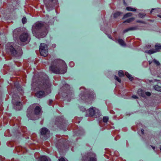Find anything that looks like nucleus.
<instances>
[{
  "instance_id": "12",
  "label": "nucleus",
  "mask_w": 161,
  "mask_h": 161,
  "mask_svg": "<svg viewBox=\"0 0 161 161\" xmlns=\"http://www.w3.org/2000/svg\"><path fill=\"white\" fill-rule=\"evenodd\" d=\"M28 37V34L27 33H23L19 37V39L22 42L26 41Z\"/></svg>"
},
{
  "instance_id": "6",
  "label": "nucleus",
  "mask_w": 161,
  "mask_h": 161,
  "mask_svg": "<svg viewBox=\"0 0 161 161\" xmlns=\"http://www.w3.org/2000/svg\"><path fill=\"white\" fill-rule=\"evenodd\" d=\"M95 111L93 107L90 108L87 110L86 116V117L94 116H96V117H99L102 114L99 110H97V112H96Z\"/></svg>"
},
{
  "instance_id": "4",
  "label": "nucleus",
  "mask_w": 161,
  "mask_h": 161,
  "mask_svg": "<svg viewBox=\"0 0 161 161\" xmlns=\"http://www.w3.org/2000/svg\"><path fill=\"white\" fill-rule=\"evenodd\" d=\"M63 86L60 88L59 93L61 94L64 100H67L70 102L71 97H73L72 91L70 89L69 86L63 80L62 81Z\"/></svg>"
},
{
  "instance_id": "41",
  "label": "nucleus",
  "mask_w": 161,
  "mask_h": 161,
  "mask_svg": "<svg viewBox=\"0 0 161 161\" xmlns=\"http://www.w3.org/2000/svg\"><path fill=\"white\" fill-rule=\"evenodd\" d=\"M132 97L133 98H134V99L138 98V97L137 96H136V95H133L132 96Z\"/></svg>"
},
{
  "instance_id": "44",
  "label": "nucleus",
  "mask_w": 161,
  "mask_h": 161,
  "mask_svg": "<svg viewBox=\"0 0 161 161\" xmlns=\"http://www.w3.org/2000/svg\"><path fill=\"white\" fill-rule=\"evenodd\" d=\"M141 133L142 134H144V130L143 129H141Z\"/></svg>"
},
{
  "instance_id": "24",
  "label": "nucleus",
  "mask_w": 161,
  "mask_h": 161,
  "mask_svg": "<svg viewBox=\"0 0 161 161\" xmlns=\"http://www.w3.org/2000/svg\"><path fill=\"white\" fill-rule=\"evenodd\" d=\"M118 42L119 44L122 46H125L126 45V44L124 41L121 39H118Z\"/></svg>"
},
{
  "instance_id": "10",
  "label": "nucleus",
  "mask_w": 161,
  "mask_h": 161,
  "mask_svg": "<svg viewBox=\"0 0 161 161\" xmlns=\"http://www.w3.org/2000/svg\"><path fill=\"white\" fill-rule=\"evenodd\" d=\"M48 130L45 128H43L41 131V138L43 140H46L48 138L47 136V133L48 132Z\"/></svg>"
},
{
  "instance_id": "1",
  "label": "nucleus",
  "mask_w": 161,
  "mask_h": 161,
  "mask_svg": "<svg viewBox=\"0 0 161 161\" xmlns=\"http://www.w3.org/2000/svg\"><path fill=\"white\" fill-rule=\"evenodd\" d=\"M31 86L33 90L41 89L36 93V96L42 98L44 96L45 92L49 94L51 92V85L48 76L44 73L40 72L34 74Z\"/></svg>"
},
{
  "instance_id": "34",
  "label": "nucleus",
  "mask_w": 161,
  "mask_h": 161,
  "mask_svg": "<svg viewBox=\"0 0 161 161\" xmlns=\"http://www.w3.org/2000/svg\"><path fill=\"white\" fill-rule=\"evenodd\" d=\"M114 77H115V79L116 80H117L120 83L121 79L120 78H119L118 76H116V75H115Z\"/></svg>"
},
{
  "instance_id": "19",
  "label": "nucleus",
  "mask_w": 161,
  "mask_h": 161,
  "mask_svg": "<svg viewBox=\"0 0 161 161\" xmlns=\"http://www.w3.org/2000/svg\"><path fill=\"white\" fill-rule=\"evenodd\" d=\"M138 94L141 96L144 97L145 96L144 92L141 89H138L137 91Z\"/></svg>"
},
{
  "instance_id": "51",
  "label": "nucleus",
  "mask_w": 161,
  "mask_h": 161,
  "mask_svg": "<svg viewBox=\"0 0 161 161\" xmlns=\"http://www.w3.org/2000/svg\"><path fill=\"white\" fill-rule=\"evenodd\" d=\"M149 21H152V20H150Z\"/></svg>"
},
{
  "instance_id": "38",
  "label": "nucleus",
  "mask_w": 161,
  "mask_h": 161,
  "mask_svg": "<svg viewBox=\"0 0 161 161\" xmlns=\"http://www.w3.org/2000/svg\"><path fill=\"white\" fill-rule=\"evenodd\" d=\"M145 94L148 97L150 96L151 95V93L148 92H146Z\"/></svg>"
},
{
  "instance_id": "39",
  "label": "nucleus",
  "mask_w": 161,
  "mask_h": 161,
  "mask_svg": "<svg viewBox=\"0 0 161 161\" xmlns=\"http://www.w3.org/2000/svg\"><path fill=\"white\" fill-rule=\"evenodd\" d=\"M127 78H128L130 81H132L133 79V78L130 75Z\"/></svg>"
},
{
  "instance_id": "8",
  "label": "nucleus",
  "mask_w": 161,
  "mask_h": 161,
  "mask_svg": "<svg viewBox=\"0 0 161 161\" xmlns=\"http://www.w3.org/2000/svg\"><path fill=\"white\" fill-rule=\"evenodd\" d=\"M44 4L47 9L53 8L57 4V0H43Z\"/></svg>"
},
{
  "instance_id": "7",
  "label": "nucleus",
  "mask_w": 161,
  "mask_h": 161,
  "mask_svg": "<svg viewBox=\"0 0 161 161\" xmlns=\"http://www.w3.org/2000/svg\"><path fill=\"white\" fill-rule=\"evenodd\" d=\"M39 51L41 56L44 57L47 56L48 53L47 45L44 43H41Z\"/></svg>"
},
{
  "instance_id": "46",
  "label": "nucleus",
  "mask_w": 161,
  "mask_h": 161,
  "mask_svg": "<svg viewBox=\"0 0 161 161\" xmlns=\"http://www.w3.org/2000/svg\"><path fill=\"white\" fill-rule=\"evenodd\" d=\"M155 10V9H152L151 10L150 12V13L152 14L153 12V10Z\"/></svg>"
},
{
  "instance_id": "21",
  "label": "nucleus",
  "mask_w": 161,
  "mask_h": 161,
  "mask_svg": "<svg viewBox=\"0 0 161 161\" xmlns=\"http://www.w3.org/2000/svg\"><path fill=\"white\" fill-rule=\"evenodd\" d=\"M132 15L131 13H128L124 14L122 18V19H123L125 18H127L128 17H130Z\"/></svg>"
},
{
  "instance_id": "48",
  "label": "nucleus",
  "mask_w": 161,
  "mask_h": 161,
  "mask_svg": "<svg viewBox=\"0 0 161 161\" xmlns=\"http://www.w3.org/2000/svg\"><path fill=\"white\" fill-rule=\"evenodd\" d=\"M158 17H159L161 18V15H158Z\"/></svg>"
},
{
  "instance_id": "25",
  "label": "nucleus",
  "mask_w": 161,
  "mask_h": 161,
  "mask_svg": "<svg viewBox=\"0 0 161 161\" xmlns=\"http://www.w3.org/2000/svg\"><path fill=\"white\" fill-rule=\"evenodd\" d=\"M122 14V13L120 12H117L114 14V18H117L121 14Z\"/></svg>"
},
{
  "instance_id": "27",
  "label": "nucleus",
  "mask_w": 161,
  "mask_h": 161,
  "mask_svg": "<svg viewBox=\"0 0 161 161\" xmlns=\"http://www.w3.org/2000/svg\"><path fill=\"white\" fill-rule=\"evenodd\" d=\"M155 47L156 52L159 51L160 49H161V45H156Z\"/></svg>"
},
{
  "instance_id": "3",
  "label": "nucleus",
  "mask_w": 161,
  "mask_h": 161,
  "mask_svg": "<svg viewBox=\"0 0 161 161\" xmlns=\"http://www.w3.org/2000/svg\"><path fill=\"white\" fill-rule=\"evenodd\" d=\"M35 25V28L32 30L33 35L38 38L45 37L47 33V30L44 27V24L39 22Z\"/></svg>"
},
{
  "instance_id": "22",
  "label": "nucleus",
  "mask_w": 161,
  "mask_h": 161,
  "mask_svg": "<svg viewBox=\"0 0 161 161\" xmlns=\"http://www.w3.org/2000/svg\"><path fill=\"white\" fill-rule=\"evenodd\" d=\"M135 19V18L134 17L130 18L125 20L124 23H130L133 21Z\"/></svg>"
},
{
  "instance_id": "49",
  "label": "nucleus",
  "mask_w": 161,
  "mask_h": 161,
  "mask_svg": "<svg viewBox=\"0 0 161 161\" xmlns=\"http://www.w3.org/2000/svg\"><path fill=\"white\" fill-rule=\"evenodd\" d=\"M80 134H81L80 133L79 134H78V136H79Z\"/></svg>"
},
{
  "instance_id": "9",
  "label": "nucleus",
  "mask_w": 161,
  "mask_h": 161,
  "mask_svg": "<svg viewBox=\"0 0 161 161\" xmlns=\"http://www.w3.org/2000/svg\"><path fill=\"white\" fill-rule=\"evenodd\" d=\"M56 120H55V124L57 125L58 127L61 129H63L64 130H66L65 128L63 129V126H64V120L62 116L56 118Z\"/></svg>"
},
{
  "instance_id": "29",
  "label": "nucleus",
  "mask_w": 161,
  "mask_h": 161,
  "mask_svg": "<svg viewBox=\"0 0 161 161\" xmlns=\"http://www.w3.org/2000/svg\"><path fill=\"white\" fill-rule=\"evenodd\" d=\"M118 75L119 77H122L124 76V74L123 71L121 70L119 71L118 72Z\"/></svg>"
},
{
  "instance_id": "31",
  "label": "nucleus",
  "mask_w": 161,
  "mask_h": 161,
  "mask_svg": "<svg viewBox=\"0 0 161 161\" xmlns=\"http://www.w3.org/2000/svg\"><path fill=\"white\" fill-rule=\"evenodd\" d=\"M22 22L23 24H25L26 23L27 19L25 17H23L22 19Z\"/></svg>"
},
{
  "instance_id": "15",
  "label": "nucleus",
  "mask_w": 161,
  "mask_h": 161,
  "mask_svg": "<svg viewBox=\"0 0 161 161\" xmlns=\"http://www.w3.org/2000/svg\"><path fill=\"white\" fill-rule=\"evenodd\" d=\"M30 107H29L28 109H27V112L28 113L27 114V116L28 118L29 119L31 120H34V119H33L32 118V116L33 114V111H32L30 112V113H29V112H30L29 111V110Z\"/></svg>"
},
{
  "instance_id": "17",
  "label": "nucleus",
  "mask_w": 161,
  "mask_h": 161,
  "mask_svg": "<svg viewBox=\"0 0 161 161\" xmlns=\"http://www.w3.org/2000/svg\"><path fill=\"white\" fill-rule=\"evenodd\" d=\"M136 29L137 27L135 26L130 27L124 30L123 31V33L124 34L130 31L136 30Z\"/></svg>"
},
{
  "instance_id": "47",
  "label": "nucleus",
  "mask_w": 161,
  "mask_h": 161,
  "mask_svg": "<svg viewBox=\"0 0 161 161\" xmlns=\"http://www.w3.org/2000/svg\"><path fill=\"white\" fill-rule=\"evenodd\" d=\"M152 147L153 148V149L154 150L155 149V147L152 146Z\"/></svg>"
},
{
  "instance_id": "28",
  "label": "nucleus",
  "mask_w": 161,
  "mask_h": 161,
  "mask_svg": "<svg viewBox=\"0 0 161 161\" xmlns=\"http://www.w3.org/2000/svg\"><path fill=\"white\" fill-rule=\"evenodd\" d=\"M156 52V51L154 49L150 50L147 51V53L149 54H152Z\"/></svg>"
},
{
  "instance_id": "43",
  "label": "nucleus",
  "mask_w": 161,
  "mask_h": 161,
  "mask_svg": "<svg viewBox=\"0 0 161 161\" xmlns=\"http://www.w3.org/2000/svg\"><path fill=\"white\" fill-rule=\"evenodd\" d=\"M53 101V100L52 99H50L49 101V105H51V104L52 103Z\"/></svg>"
},
{
  "instance_id": "23",
  "label": "nucleus",
  "mask_w": 161,
  "mask_h": 161,
  "mask_svg": "<svg viewBox=\"0 0 161 161\" xmlns=\"http://www.w3.org/2000/svg\"><path fill=\"white\" fill-rule=\"evenodd\" d=\"M39 160L40 161H48V159L46 156H42L40 157Z\"/></svg>"
},
{
  "instance_id": "13",
  "label": "nucleus",
  "mask_w": 161,
  "mask_h": 161,
  "mask_svg": "<svg viewBox=\"0 0 161 161\" xmlns=\"http://www.w3.org/2000/svg\"><path fill=\"white\" fill-rule=\"evenodd\" d=\"M13 104L15 105L14 107L16 108V109L17 110H20L22 108V103L21 102L19 101H17L15 103H14V102H13Z\"/></svg>"
},
{
  "instance_id": "40",
  "label": "nucleus",
  "mask_w": 161,
  "mask_h": 161,
  "mask_svg": "<svg viewBox=\"0 0 161 161\" xmlns=\"http://www.w3.org/2000/svg\"><path fill=\"white\" fill-rule=\"evenodd\" d=\"M59 161H65V159L63 157H61L59 159Z\"/></svg>"
},
{
  "instance_id": "32",
  "label": "nucleus",
  "mask_w": 161,
  "mask_h": 161,
  "mask_svg": "<svg viewBox=\"0 0 161 161\" xmlns=\"http://www.w3.org/2000/svg\"><path fill=\"white\" fill-rule=\"evenodd\" d=\"M146 15V14L144 13H139L138 14L139 17L141 18H142L145 17Z\"/></svg>"
},
{
  "instance_id": "45",
  "label": "nucleus",
  "mask_w": 161,
  "mask_h": 161,
  "mask_svg": "<svg viewBox=\"0 0 161 161\" xmlns=\"http://www.w3.org/2000/svg\"><path fill=\"white\" fill-rule=\"evenodd\" d=\"M123 1L124 4L125 5H126L127 3H126V2H125V0H123Z\"/></svg>"
},
{
  "instance_id": "20",
  "label": "nucleus",
  "mask_w": 161,
  "mask_h": 161,
  "mask_svg": "<svg viewBox=\"0 0 161 161\" xmlns=\"http://www.w3.org/2000/svg\"><path fill=\"white\" fill-rule=\"evenodd\" d=\"M154 90L157 91L161 92V86L156 85L153 86Z\"/></svg>"
},
{
  "instance_id": "11",
  "label": "nucleus",
  "mask_w": 161,
  "mask_h": 161,
  "mask_svg": "<svg viewBox=\"0 0 161 161\" xmlns=\"http://www.w3.org/2000/svg\"><path fill=\"white\" fill-rule=\"evenodd\" d=\"M66 142L65 140L62 139H59L58 141V144L56 145V147L58 148H59V147L61 148L65 147Z\"/></svg>"
},
{
  "instance_id": "30",
  "label": "nucleus",
  "mask_w": 161,
  "mask_h": 161,
  "mask_svg": "<svg viewBox=\"0 0 161 161\" xmlns=\"http://www.w3.org/2000/svg\"><path fill=\"white\" fill-rule=\"evenodd\" d=\"M108 120V118L107 116H105L103 117V121L104 122L106 123Z\"/></svg>"
},
{
  "instance_id": "18",
  "label": "nucleus",
  "mask_w": 161,
  "mask_h": 161,
  "mask_svg": "<svg viewBox=\"0 0 161 161\" xmlns=\"http://www.w3.org/2000/svg\"><path fill=\"white\" fill-rule=\"evenodd\" d=\"M41 109L40 108L39 106H36L34 110V112L35 114L36 115H38L39 114L41 111Z\"/></svg>"
},
{
  "instance_id": "50",
  "label": "nucleus",
  "mask_w": 161,
  "mask_h": 161,
  "mask_svg": "<svg viewBox=\"0 0 161 161\" xmlns=\"http://www.w3.org/2000/svg\"><path fill=\"white\" fill-rule=\"evenodd\" d=\"M149 64H151V62L149 61Z\"/></svg>"
},
{
  "instance_id": "33",
  "label": "nucleus",
  "mask_w": 161,
  "mask_h": 161,
  "mask_svg": "<svg viewBox=\"0 0 161 161\" xmlns=\"http://www.w3.org/2000/svg\"><path fill=\"white\" fill-rule=\"evenodd\" d=\"M154 63L158 66H159L160 65V63L158 61L154 59L153 60Z\"/></svg>"
},
{
  "instance_id": "14",
  "label": "nucleus",
  "mask_w": 161,
  "mask_h": 161,
  "mask_svg": "<svg viewBox=\"0 0 161 161\" xmlns=\"http://www.w3.org/2000/svg\"><path fill=\"white\" fill-rule=\"evenodd\" d=\"M9 50L12 55L14 56H16L17 52L16 50L14 47L13 46L11 45L9 47Z\"/></svg>"
},
{
  "instance_id": "36",
  "label": "nucleus",
  "mask_w": 161,
  "mask_h": 161,
  "mask_svg": "<svg viewBox=\"0 0 161 161\" xmlns=\"http://www.w3.org/2000/svg\"><path fill=\"white\" fill-rule=\"evenodd\" d=\"M80 109L81 111L83 112H85L86 110V108L82 106L80 108Z\"/></svg>"
},
{
  "instance_id": "35",
  "label": "nucleus",
  "mask_w": 161,
  "mask_h": 161,
  "mask_svg": "<svg viewBox=\"0 0 161 161\" xmlns=\"http://www.w3.org/2000/svg\"><path fill=\"white\" fill-rule=\"evenodd\" d=\"M136 22H137L138 23H142L143 24H146V23L145 22L142 21V20H136Z\"/></svg>"
},
{
  "instance_id": "5",
  "label": "nucleus",
  "mask_w": 161,
  "mask_h": 161,
  "mask_svg": "<svg viewBox=\"0 0 161 161\" xmlns=\"http://www.w3.org/2000/svg\"><path fill=\"white\" fill-rule=\"evenodd\" d=\"M94 97L93 93H88L84 92L82 95L81 96V100L84 102H88L89 103H91Z\"/></svg>"
},
{
  "instance_id": "42",
  "label": "nucleus",
  "mask_w": 161,
  "mask_h": 161,
  "mask_svg": "<svg viewBox=\"0 0 161 161\" xmlns=\"http://www.w3.org/2000/svg\"><path fill=\"white\" fill-rule=\"evenodd\" d=\"M125 75L127 77L130 75V74L128 72H125Z\"/></svg>"
},
{
  "instance_id": "2",
  "label": "nucleus",
  "mask_w": 161,
  "mask_h": 161,
  "mask_svg": "<svg viewBox=\"0 0 161 161\" xmlns=\"http://www.w3.org/2000/svg\"><path fill=\"white\" fill-rule=\"evenodd\" d=\"M67 69L65 62L60 59H55L52 62L49 67L50 70L56 74H64L66 72Z\"/></svg>"
},
{
  "instance_id": "16",
  "label": "nucleus",
  "mask_w": 161,
  "mask_h": 161,
  "mask_svg": "<svg viewBox=\"0 0 161 161\" xmlns=\"http://www.w3.org/2000/svg\"><path fill=\"white\" fill-rule=\"evenodd\" d=\"M14 85L15 87L17 88V90L19 92L22 91V88L19 84L18 82H16L14 83Z\"/></svg>"
},
{
  "instance_id": "37",
  "label": "nucleus",
  "mask_w": 161,
  "mask_h": 161,
  "mask_svg": "<svg viewBox=\"0 0 161 161\" xmlns=\"http://www.w3.org/2000/svg\"><path fill=\"white\" fill-rule=\"evenodd\" d=\"M89 161H96V159L95 158L91 157Z\"/></svg>"
},
{
  "instance_id": "26",
  "label": "nucleus",
  "mask_w": 161,
  "mask_h": 161,
  "mask_svg": "<svg viewBox=\"0 0 161 161\" xmlns=\"http://www.w3.org/2000/svg\"><path fill=\"white\" fill-rule=\"evenodd\" d=\"M126 9L127 10V11H136V9L130 7H127L126 8Z\"/></svg>"
}]
</instances>
